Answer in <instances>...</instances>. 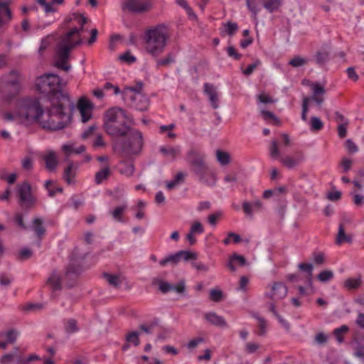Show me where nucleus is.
<instances>
[{
	"label": "nucleus",
	"mask_w": 364,
	"mask_h": 364,
	"mask_svg": "<svg viewBox=\"0 0 364 364\" xmlns=\"http://www.w3.org/2000/svg\"><path fill=\"white\" fill-rule=\"evenodd\" d=\"M308 62L309 60H307L306 58H302L299 55H296L289 60V65H291L294 68H298L306 64Z\"/></svg>",
	"instance_id": "c03bdc74"
},
{
	"label": "nucleus",
	"mask_w": 364,
	"mask_h": 364,
	"mask_svg": "<svg viewBox=\"0 0 364 364\" xmlns=\"http://www.w3.org/2000/svg\"><path fill=\"white\" fill-rule=\"evenodd\" d=\"M73 163L70 162L68 166L64 170L63 179L69 185L75 183L73 178L75 177V173L73 172Z\"/></svg>",
	"instance_id": "c756f323"
},
{
	"label": "nucleus",
	"mask_w": 364,
	"mask_h": 364,
	"mask_svg": "<svg viewBox=\"0 0 364 364\" xmlns=\"http://www.w3.org/2000/svg\"><path fill=\"white\" fill-rule=\"evenodd\" d=\"M32 255L33 251L28 247H24L19 251L17 255V259L20 261H25L30 259Z\"/></svg>",
	"instance_id": "49530a36"
},
{
	"label": "nucleus",
	"mask_w": 364,
	"mask_h": 364,
	"mask_svg": "<svg viewBox=\"0 0 364 364\" xmlns=\"http://www.w3.org/2000/svg\"><path fill=\"white\" fill-rule=\"evenodd\" d=\"M61 77L53 73H46L37 78L36 83V90L43 95L50 102L48 107V114L57 115L58 119H64L67 116L65 112V107H70V113L74 109V104L68 94L63 92L61 88Z\"/></svg>",
	"instance_id": "f03ea898"
},
{
	"label": "nucleus",
	"mask_w": 364,
	"mask_h": 364,
	"mask_svg": "<svg viewBox=\"0 0 364 364\" xmlns=\"http://www.w3.org/2000/svg\"><path fill=\"white\" fill-rule=\"evenodd\" d=\"M228 55L236 60H239L242 58V55L239 53L234 46H230L226 48Z\"/></svg>",
	"instance_id": "4d7b16f0"
},
{
	"label": "nucleus",
	"mask_w": 364,
	"mask_h": 364,
	"mask_svg": "<svg viewBox=\"0 0 364 364\" xmlns=\"http://www.w3.org/2000/svg\"><path fill=\"white\" fill-rule=\"evenodd\" d=\"M122 117H127L124 109L119 107H112L105 112L103 124L107 125L109 132H112L115 128L112 124L115 123L116 121L121 120Z\"/></svg>",
	"instance_id": "1a4fd4ad"
},
{
	"label": "nucleus",
	"mask_w": 364,
	"mask_h": 364,
	"mask_svg": "<svg viewBox=\"0 0 364 364\" xmlns=\"http://www.w3.org/2000/svg\"><path fill=\"white\" fill-rule=\"evenodd\" d=\"M190 231L193 232L194 234L195 233L200 234L204 232V228L200 222L196 221V222L193 223V225H191Z\"/></svg>",
	"instance_id": "680f3d73"
},
{
	"label": "nucleus",
	"mask_w": 364,
	"mask_h": 364,
	"mask_svg": "<svg viewBox=\"0 0 364 364\" xmlns=\"http://www.w3.org/2000/svg\"><path fill=\"white\" fill-rule=\"evenodd\" d=\"M119 59L128 64H132L136 61V58L132 55L129 50L119 56Z\"/></svg>",
	"instance_id": "864d4df0"
},
{
	"label": "nucleus",
	"mask_w": 364,
	"mask_h": 364,
	"mask_svg": "<svg viewBox=\"0 0 364 364\" xmlns=\"http://www.w3.org/2000/svg\"><path fill=\"white\" fill-rule=\"evenodd\" d=\"M17 117L25 125L39 124L43 129L48 131H58L65 128L71 121L72 114L68 113L64 119L56 122L54 117L57 115H49L48 108L46 109L41 104L38 97L22 98L18 105Z\"/></svg>",
	"instance_id": "f257e3e1"
},
{
	"label": "nucleus",
	"mask_w": 364,
	"mask_h": 364,
	"mask_svg": "<svg viewBox=\"0 0 364 364\" xmlns=\"http://www.w3.org/2000/svg\"><path fill=\"white\" fill-rule=\"evenodd\" d=\"M46 284L50 286L53 292L60 291L63 289L61 277L55 272H53L46 281Z\"/></svg>",
	"instance_id": "a211bd4d"
},
{
	"label": "nucleus",
	"mask_w": 364,
	"mask_h": 364,
	"mask_svg": "<svg viewBox=\"0 0 364 364\" xmlns=\"http://www.w3.org/2000/svg\"><path fill=\"white\" fill-rule=\"evenodd\" d=\"M139 334L138 331H132L126 336L125 340L127 342L132 343L134 346L137 347L140 345Z\"/></svg>",
	"instance_id": "79ce46f5"
},
{
	"label": "nucleus",
	"mask_w": 364,
	"mask_h": 364,
	"mask_svg": "<svg viewBox=\"0 0 364 364\" xmlns=\"http://www.w3.org/2000/svg\"><path fill=\"white\" fill-rule=\"evenodd\" d=\"M56 55L57 59L54 65L62 70L69 71L71 69V65L68 63L70 53H68L67 49L63 50L58 46Z\"/></svg>",
	"instance_id": "9b49d317"
},
{
	"label": "nucleus",
	"mask_w": 364,
	"mask_h": 364,
	"mask_svg": "<svg viewBox=\"0 0 364 364\" xmlns=\"http://www.w3.org/2000/svg\"><path fill=\"white\" fill-rule=\"evenodd\" d=\"M323 123L321 119L316 116L311 117L310 119V129L312 132H318L323 129Z\"/></svg>",
	"instance_id": "c9c22d12"
},
{
	"label": "nucleus",
	"mask_w": 364,
	"mask_h": 364,
	"mask_svg": "<svg viewBox=\"0 0 364 364\" xmlns=\"http://www.w3.org/2000/svg\"><path fill=\"white\" fill-rule=\"evenodd\" d=\"M353 239L350 235H347L345 232L344 225L343 223L339 224L338 231L336 237V244L341 245L344 242L352 243Z\"/></svg>",
	"instance_id": "412c9836"
},
{
	"label": "nucleus",
	"mask_w": 364,
	"mask_h": 364,
	"mask_svg": "<svg viewBox=\"0 0 364 364\" xmlns=\"http://www.w3.org/2000/svg\"><path fill=\"white\" fill-rule=\"evenodd\" d=\"M205 319L213 326L225 328L227 322L223 316H218L215 312H208L204 315Z\"/></svg>",
	"instance_id": "2eb2a0df"
},
{
	"label": "nucleus",
	"mask_w": 364,
	"mask_h": 364,
	"mask_svg": "<svg viewBox=\"0 0 364 364\" xmlns=\"http://www.w3.org/2000/svg\"><path fill=\"white\" fill-rule=\"evenodd\" d=\"M152 284L158 286L159 291L164 294L172 291H175L178 294H183L186 290L185 280H181L176 284L173 285L161 279L154 278Z\"/></svg>",
	"instance_id": "6e6552de"
},
{
	"label": "nucleus",
	"mask_w": 364,
	"mask_h": 364,
	"mask_svg": "<svg viewBox=\"0 0 364 364\" xmlns=\"http://www.w3.org/2000/svg\"><path fill=\"white\" fill-rule=\"evenodd\" d=\"M112 124L115 128L112 132H109L106 124H103V127L105 132L113 137V149L125 158L139 154L144 146L142 133L127 126L122 119L116 121Z\"/></svg>",
	"instance_id": "7ed1b4c3"
},
{
	"label": "nucleus",
	"mask_w": 364,
	"mask_h": 364,
	"mask_svg": "<svg viewBox=\"0 0 364 364\" xmlns=\"http://www.w3.org/2000/svg\"><path fill=\"white\" fill-rule=\"evenodd\" d=\"M83 43L82 39L79 37V38L75 41H72L71 40L65 44H58V46L60 47L63 50H66L68 53H70V51L75 48V47L80 46Z\"/></svg>",
	"instance_id": "473e14b6"
},
{
	"label": "nucleus",
	"mask_w": 364,
	"mask_h": 364,
	"mask_svg": "<svg viewBox=\"0 0 364 364\" xmlns=\"http://www.w3.org/2000/svg\"><path fill=\"white\" fill-rule=\"evenodd\" d=\"M281 6V0H264L263 2L264 8L271 14L278 11Z\"/></svg>",
	"instance_id": "bb28decb"
},
{
	"label": "nucleus",
	"mask_w": 364,
	"mask_h": 364,
	"mask_svg": "<svg viewBox=\"0 0 364 364\" xmlns=\"http://www.w3.org/2000/svg\"><path fill=\"white\" fill-rule=\"evenodd\" d=\"M340 165L343 168V172L347 173L352 167L353 161L351 159L343 158L340 162Z\"/></svg>",
	"instance_id": "bf43d9fd"
},
{
	"label": "nucleus",
	"mask_w": 364,
	"mask_h": 364,
	"mask_svg": "<svg viewBox=\"0 0 364 364\" xmlns=\"http://www.w3.org/2000/svg\"><path fill=\"white\" fill-rule=\"evenodd\" d=\"M216 157L217 160L222 164V165H227L230 164V155L229 153L222 151V150H217L216 151Z\"/></svg>",
	"instance_id": "58836bf2"
},
{
	"label": "nucleus",
	"mask_w": 364,
	"mask_h": 364,
	"mask_svg": "<svg viewBox=\"0 0 364 364\" xmlns=\"http://www.w3.org/2000/svg\"><path fill=\"white\" fill-rule=\"evenodd\" d=\"M345 146L348 149V151L352 154L357 152L358 149L357 146L350 139H348L346 141Z\"/></svg>",
	"instance_id": "69168bd1"
},
{
	"label": "nucleus",
	"mask_w": 364,
	"mask_h": 364,
	"mask_svg": "<svg viewBox=\"0 0 364 364\" xmlns=\"http://www.w3.org/2000/svg\"><path fill=\"white\" fill-rule=\"evenodd\" d=\"M181 261V257L179 256L178 252L169 255L166 257L164 259L159 261V264L161 266H166L168 264H171L172 265H176Z\"/></svg>",
	"instance_id": "cd10ccee"
},
{
	"label": "nucleus",
	"mask_w": 364,
	"mask_h": 364,
	"mask_svg": "<svg viewBox=\"0 0 364 364\" xmlns=\"http://www.w3.org/2000/svg\"><path fill=\"white\" fill-rule=\"evenodd\" d=\"M151 7L149 0H127L122 4V10H127L132 14H142Z\"/></svg>",
	"instance_id": "9d476101"
},
{
	"label": "nucleus",
	"mask_w": 364,
	"mask_h": 364,
	"mask_svg": "<svg viewBox=\"0 0 364 364\" xmlns=\"http://www.w3.org/2000/svg\"><path fill=\"white\" fill-rule=\"evenodd\" d=\"M111 174L109 166H105L102 170L95 173V181L97 184H100L104 180L107 179Z\"/></svg>",
	"instance_id": "c85d7f7f"
},
{
	"label": "nucleus",
	"mask_w": 364,
	"mask_h": 364,
	"mask_svg": "<svg viewBox=\"0 0 364 364\" xmlns=\"http://www.w3.org/2000/svg\"><path fill=\"white\" fill-rule=\"evenodd\" d=\"M143 85V82L139 81L136 82L135 86L127 87H126V90L134 92L135 95H141V91L142 90Z\"/></svg>",
	"instance_id": "0e129e2a"
},
{
	"label": "nucleus",
	"mask_w": 364,
	"mask_h": 364,
	"mask_svg": "<svg viewBox=\"0 0 364 364\" xmlns=\"http://www.w3.org/2000/svg\"><path fill=\"white\" fill-rule=\"evenodd\" d=\"M43 307H44V305L41 303H36V304L30 303L24 306L23 310L26 311H38V310H41L42 309H43Z\"/></svg>",
	"instance_id": "052dcab7"
},
{
	"label": "nucleus",
	"mask_w": 364,
	"mask_h": 364,
	"mask_svg": "<svg viewBox=\"0 0 364 364\" xmlns=\"http://www.w3.org/2000/svg\"><path fill=\"white\" fill-rule=\"evenodd\" d=\"M79 330L77 321L74 318L68 319L65 323V331L67 333H73Z\"/></svg>",
	"instance_id": "ea45409f"
},
{
	"label": "nucleus",
	"mask_w": 364,
	"mask_h": 364,
	"mask_svg": "<svg viewBox=\"0 0 364 364\" xmlns=\"http://www.w3.org/2000/svg\"><path fill=\"white\" fill-rule=\"evenodd\" d=\"M330 59V53L328 50H318L314 55L316 64L322 68L328 62Z\"/></svg>",
	"instance_id": "4be33fe9"
},
{
	"label": "nucleus",
	"mask_w": 364,
	"mask_h": 364,
	"mask_svg": "<svg viewBox=\"0 0 364 364\" xmlns=\"http://www.w3.org/2000/svg\"><path fill=\"white\" fill-rule=\"evenodd\" d=\"M159 151L171 161H174L181 154L180 146H161Z\"/></svg>",
	"instance_id": "dca6fc26"
},
{
	"label": "nucleus",
	"mask_w": 364,
	"mask_h": 364,
	"mask_svg": "<svg viewBox=\"0 0 364 364\" xmlns=\"http://www.w3.org/2000/svg\"><path fill=\"white\" fill-rule=\"evenodd\" d=\"M224 298L223 293L220 289H213L210 291L209 299L214 302H220Z\"/></svg>",
	"instance_id": "a18cd8bd"
},
{
	"label": "nucleus",
	"mask_w": 364,
	"mask_h": 364,
	"mask_svg": "<svg viewBox=\"0 0 364 364\" xmlns=\"http://www.w3.org/2000/svg\"><path fill=\"white\" fill-rule=\"evenodd\" d=\"M173 62H174V59L173 58V53H169L167 54V55L165 58H161V59H158L156 60V66L157 67L167 66Z\"/></svg>",
	"instance_id": "603ef678"
},
{
	"label": "nucleus",
	"mask_w": 364,
	"mask_h": 364,
	"mask_svg": "<svg viewBox=\"0 0 364 364\" xmlns=\"http://www.w3.org/2000/svg\"><path fill=\"white\" fill-rule=\"evenodd\" d=\"M51 35H48L41 40L40 47L38 48V53L40 55H42L43 52L50 46L51 44Z\"/></svg>",
	"instance_id": "09e8293b"
},
{
	"label": "nucleus",
	"mask_w": 364,
	"mask_h": 364,
	"mask_svg": "<svg viewBox=\"0 0 364 364\" xmlns=\"http://www.w3.org/2000/svg\"><path fill=\"white\" fill-rule=\"evenodd\" d=\"M261 114L265 120L268 119H272L275 125L281 126L279 119L273 112L268 110H262Z\"/></svg>",
	"instance_id": "8fccbe9b"
},
{
	"label": "nucleus",
	"mask_w": 364,
	"mask_h": 364,
	"mask_svg": "<svg viewBox=\"0 0 364 364\" xmlns=\"http://www.w3.org/2000/svg\"><path fill=\"white\" fill-rule=\"evenodd\" d=\"M205 155L196 149H191L186 154V161L193 173L199 181L208 186L215 184L216 178L214 173L209 168L205 162Z\"/></svg>",
	"instance_id": "20e7f679"
},
{
	"label": "nucleus",
	"mask_w": 364,
	"mask_h": 364,
	"mask_svg": "<svg viewBox=\"0 0 364 364\" xmlns=\"http://www.w3.org/2000/svg\"><path fill=\"white\" fill-rule=\"evenodd\" d=\"M311 87L313 92V95L311 97H309L310 100L314 101L317 106L321 108V105L324 102V97L323 95L326 93V90L323 86H322L318 82H313L311 85Z\"/></svg>",
	"instance_id": "ddd939ff"
},
{
	"label": "nucleus",
	"mask_w": 364,
	"mask_h": 364,
	"mask_svg": "<svg viewBox=\"0 0 364 364\" xmlns=\"http://www.w3.org/2000/svg\"><path fill=\"white\" fill-rule=\"evenodd\" d=\"M176 2L178 5L183 8L188 15L192 18L193 19H197V16L192 9V8L188 5L186 0H176Z\"/></svg>",
	"instance_id": "37998d69"
},
{
	"label": "nucleus",
	"mask_w": 364,
	"mask_h": 364,
	"mask_svg": "<svg viewBox=\"0 0 364 364\" xmlns=\"http://www.w3.org/2000/svg\"><path fill=\"white\" fill-rule=\"evenodd\" d=\"M269 151L272 158L276 159L279 156L280 152L278 148V142L276 140L272 141Z\"/></svg>",
	"instance_id": "6e6d98bb"
},
{
	"label": "nucleus",
	"mask_w": 364,
	"mask_h": 364,
	"mask_svg": "<svg viewBox=\"0 0 364 364\" xmlns=\"http://www.w3.org/2000/svg\"><path fill=\"white\" fill-rule=\"evenodd\" d=\"M32 229L33 230L36 237L41 240L46 234V230L43 226V221L40 218H35L33 220Z\"/></svg>",
	"instance_id": "6ab92c4d"
},
{
	"label": "nucleus",
	"mask_w": 364,
	"mask_h": 364,
	"mask_svg": "<svg viewBox=\"0 0 364 364\" xmlns=\"http://www.w3.org/2000/svg\"><path fill=\"white\" fill-rule=\"evenodd\" d=\"M6 336L7 338V344L14 343L16 341L18 333L15 329L11 328L6 332Z\"/></svg>",
	"instance_id": "13d9d810"
},
{
	"label": "nucleus",
	"mask_w": 364,
	"mask_h": 364,
	"mask_svg": "<svg viewBox=\"0 0 364 364\" xmlns=\"http://www.w3.org/2000/svg\"><path fill=\"white\" fill-rule=\"evenodd\" d=\"M342 193L340 191L329 192L326 198L331 201H338L341 198Z\"/></svg>",
	"instance_id": "e2e57ef3"
},
{
	"label": "nucleus",
	"mask_w": 364,
	"mask_h": 364,
	"mask_svg": "<svg viewBox=\"0 0 364 364\" xmlns=\"http://www.w3.org/2000/svg\"><path fill=\"white\" fill-rule=\"evenodd\" d=\"M304 159V156L302 154H300L297 158H291L289 156H287L282 160L284 166L287 167L288 168H292L297 166L299 163H301Z\"/></svg>",
	"instance_id": "a878e982"
},
{
	"label": "nucleus",
	"mask_w": 364,
	"mask_h": 364,
	"mask_svg": "<svg viewBox=\"0 0 364 364\" xmlns=\"http://www.w3.org/2000/svg\"><path fill=\"white\" fill-rule=\"evenodd\" d=\"M225 32L230 36H232L236 31L238 30V26L237 23L228 21L224 24Z\"/></svg>",
	"instance_id": "de8ad7c7"
},
{
	"label": "nucleus",
	"mask_w": 364,
	"mask_h": 364,
	"mask_svg": "<svg viewBox=\"0 0 364 364\" xmlns=\"http://www.w3.org/2000/svg\"><path fill=\"white\" fill-rule=\"evenodd\" d=\"M144 39L147 52L154 58H157L164 51L166 46L168 36L165 32V26L158 25L148 29L146 31Z\"/></svg>",
	"instance_id": "39448f33"
},
{
	"label": "nucleus",
	"mask_w": 364,
	"mask_h": 364,
	"mask_svg": "<svg viewBox=\"0 0 364 364\" xmlns=\"http://www.w3.org/2000/svg\"><path fill=\"white\" fill-rule=\"evenodd\" d=\"M18 204L22 208L28 210L34 205L36 200L32 195L31 186L28 181H25L18 185Z\"/></svg>",
	"instance_id": "0eeeda50"
},
{
	"label": "nucleus",
	"mask_w": 364,
	"mask_h": 364,
	"mask_svg": "<svg viewBox=\"0 0 364 364\" xmlns=\"http://www.w3.org/2000/svg\"><path fill=\"white\" fill-rule=\"evenodd\" d=\"M103 277L108 282V283L114 287H119L121 282L119 280V276L115 274H111L107 272L103 273Z\"/></svg>",
	"instance_id": "a19ab883"
},
{
	"label": "nucleus",
	"mask_w": 364,
	"mask_h": 364,
	"mask_svg": "<svg viewBox=\"0 0 364 364\" xmlns=\"http://www.w3.org/2000/svg\"><path fill=\"white\" fill-rule=\"evenodd\" d=\"M204 92L208 96L210 105L213 109H218V94L216 92L215 87L209 83L204 84Z\"/></svg>",
	"instance_id": "4468645a"
},
{
	"label": "nucleus",
	"mask_w": 364,
	"mask_h": 364,
	"mask_svg": "<svg viewBox=\"0 0 364 364\" xmlns=\"http://www.w3.org/2000/svg\"><path fill=\"white\" fill-rule=\"evenodd\" d=\"M127 205L118 206L115 208L112 212L113 218L119 222H123V213L127 210Z\"/></svg>",
	"instance_id": "e433bc0d"
},
{
	"label": "nucleus",
	"mask_w": 364,
	"mask_h": 364,
	"mask_svg": "<svg viewBox=\"0 0 364 364\" xmlns=\"http://www.w3.org/2000/svg\"><path fill=\"white\" fill-rule=\"evenodd\" d=\"M362 284L360 276L358 278H348L344 282V287L348 289H357Z\"/></svg>",
	"instance_id": "7c9ffc66"
},
{
	"label": "nucleus",
	"mask_w": 364,
	"mask_h": 364,
	"mask_svg": "<svg viewBox=\"0 0 364 364\" xmlns=\"http://www.w3.org/2000/svg\"><path fill=\"white\" fill-rule=\"evenodd\" d=\"M181 260L185 262H189L191 260H196L198 259V254L195 252L188 250H180L178 251Z\"/></svg>",
	"instance_id": "72a5a7b5"
},
{
	"label": "nucleus",
	"mask_w": 364,
	"mask_h": 364,
	"mask_svg": "<svg viewBox=\"0 0 364 364\" xmlns=\"http://www.w3.org/2000/svg\"><path fill=\"white\" fill-rule=\"evenodd\" d=\"M272 291L277 293L276 299H281L287 296L288 289L282 282H274L272 287Z\"/></svg>",
	"instance_id": "5701e85b"
},
{
	"label": "nucleus",
	"mask_w": 364,
	"mask_h": 364,
	"mask_svg": "<svg viewBox=\"0 0 364 364\" xmlns=\"http://www.w3.org/2000/svg\"><path fill=\"white\" fill-rule=\"evenodd\" d=\"M132 103L130 107L137 111L144 112L149 106V99L144 95H134L130 96Z\"/></svg>",
	"instance_id": "f8f14e48"
},
{
	"label": "nucleus",
	"mask_w": 364,
	"mask_h": 364,
	"mask_svg": "<svg viewBox=\"0 0 364 364\" xmlns=\"http://www.w3.org/2000/svg\"><path fill=\"white\" fill-rule=\"evenodd\" d=\"M317 278L321 282H327L333 278V272L331 270H323L318 274Z\"/></svg>",
	"instance_id": "3c124183"
},
{
	"label": "nucleus",
	"mask_w": 364,
	"mask_h": 364,
	"mask_svg": "<svg viewBox=\"0 0 364 364\" xmlns=\"http://www.w3.org/2000/svg\"><path fill=\"white\" fill-rule=\"evenodd\" d=\"M83 271L84 268L82 262L71 257L65 272V277L67 280L66 287L68 289H71L75 286L77 278Z\"/></svg>",
	"instance_id": "423d86ee"
},
{
	"label": "nucleus",
	"mask_w": 364,
	"mask_h": 364,
	"mask_svg": "<svg viewBox=\"0 0 364 364\" xmlns=\"http://www.w3.org/2000/svg\"><path fill=\"white\" fill-rule=\"evenodd\" d=\"M349 331L348 326L343 325L339 328L334 329L333 334L336 338L338 343H343L344 341L343 335Z\"/></svg>",
	"instance_id": "4c0bfd02"
},
{
	"label": "nucleus",
	"mask_w": 364,
	"mask_h": 364,
	"mask_svg": "<svg viewBox=\"0 0 364 364\" xmlns=\"http://www.w3.org/2000/svg\"><path fill=\"white\" fill-rule=\"evenodd\" d=\"M94 108V104L85 97H81L77 102V109L80 112L91 111Z\"/></svg>",
	"instance_id": "393cba45"
},
{
	"label": "nucleus",
	"mask_w": 364,
	"mask_h": 364,
	"mask_svg": "<svg viewBox=\"0 0 364 364\" xmlns=\"http://www.w3.org/2000/svg\"><path fill=\"white\" fill-rule=\"evenodd\" d=\"M310 101V98L308 97H304L302 100V111H301V119L304 121H306L307 119V112L309 111V102Z\"/></svg>",
	"instance_id": "5fc2aeb1"
},
{
	"label": "nucleus",
	"mask_w": 364,
	"mask_h": 364,
	"mask_svg": "<svg viewBox=\"0 0 364 364\" xmlns=\"http://www.w3.org/2000/svg\"><path fill=\"white\" fill-rule=\"evenodd\" d=\"M222 216V213L218 211L213 214H211L208 216V223L213 225L215 226L217 224V220Z\"/></svg>",
	"instance_id": "338daca9"
},
{
	"label": "nucleus",
	"mask_w": 364,
	"mask_h": 364,
	"mask_svg": "<svg viewBox=\"0 0 364 364\" xmlns=\"http://www.w3.org/2000/svg\"><path fill=\"white\" fill-rule=\"evenodd\" d=\"M246 6L249 11L252 13V18L255 21L257 20V14L260 11L258 8L256 0H245Z\"/></svg>",
	"instance_id": "2f4dec72"
},
{
	"label": "nucleus",
	"mask_w": 364,
	"mask_h": 364,
	"mask_svg": "<svg viewBox=\"0 0 364 364\" xmlns=\"http://www.w3.org/2000/svg\"><path fill=\"white\" fill-rule=\"evenodd\" d=\"M298 268L303 272H307V274H308L307 282L309 284H312V270L314 268L313 264L311 263H300L298 265Z\"/></svg>",
	"instance_id": "f704fd0d"
},
{
	"label": "nucleus",
	"mask_w": 364,
	"mask_h": 364,
	"mask_svg": "<svg viewBox=\"0 0 364 364\" xmlns=\"http://www.w3.org/2000/svg\"><path fill=\"white\" fill-rule=\"evenodd\" d=\"M43 159L46 163V168L49 171H53L56 169L58 162L54 151H50L44 156Z\"/></svg>",
	"instance_id": "aec40b11"
},
{
	"label": "nucleus",
	"mask_w": 364,
	"mask_h": 364,
	"mask_svg": "<svg viewBox=\"0 0 364 364\" xmlns=\"http://www.w3.org/2000/svg\"><path fill=\"white\" fill-rule=\"evenodd\" d=\"M237 262L239 266L243 267L246 265L247 260L243 255H238L236 252H234L229 258V260L227 263V267L230 269L231 272H235L236 268L234 263Z\"/></svg>",
	"instance_id": "f3484780"
},
{
	"label": "nucleus",
	"mask_w": 364,
	"mask_h": 364,
	"mask_svg": "<svg viewBox=\"0 0 364 364\" xmlns=\"http://www.w3.org/2000/svg\"><path fill=\"white\" fill-rule=\"evenodd\" d=\"M242 208H243V210L245 212V213L250 216V217H252V214H253V212H252V208H253V206H252V204L250 202H247V201H244L243 203H242Z\"/></svg>",
	"instance_id": "774afa93"
},
{
	"label": "nucleus",
	"mask_w": 364,
	"mask_h": 364,
	"mask_svg": "<svg viewBox=\"0 0 364 364\" xmlns=\"http://www.w3.org/2000/svg\"><path fill=\"white\" fill-rule=\"evenodd\" d=\"M119 172L122 174L132 176L134 171V166L131 161L122 160L120 161Z\"/></svg>",
	"instance_id": "b1692460"
}]
</instances>
